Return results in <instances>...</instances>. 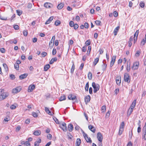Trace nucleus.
Returning a JSON list of instances; mask_svg holds the SVG:
<instances>
[{
  "label": "nucleus",
  "instance_id": "64",
  "mask_svg": "<svg viewBox=\"0 0 146 146\" xmlns=\"http://www.w3.org/2000/svg\"><path fill=\"white\" fill-rule=\"evenodd\" d=\"M25 145L26 146H30L31 145L29 143V142L28 141H26L25 142Z\"/></svg>",
  "mask_w": 146,
  "mask_h": 146
},
{
  "label": "nucleus",
  "instance_id": "45",
  "mask_svg": "<svg viewBox=\"0 0 146 146\" xmlns=\"http://www.w3.org/2000/svg\"><path fill=\"white\" fill-rule=\"evenodd\" d=\"M53 120L56 123L59 124V123L58 120L56 117H54L53 118Z\"/></svg>",
  "mask_w": 146,
  "mask_h": 146
},
{
  "label": "nucleus",
  "instance_id": "62",
  "mask_svg": "<svg viewBox=\"0 0 146 146\" xmlns=\"http://www.w3.org/2000/svg\"><path fill=\"white\" fill-rule=\"evenodd\" d=\"M110 115V113L109 112V111H108V112H107L106 114V116H105V117L106 118H108Z\"/></svg>",
  "mask_w": 146,
  "mask_h": 146
},
{
  "label": "nucleus",
  "instance_id": "10",
  "mask_svg": "<svg viewBox=\"0 0 146 146\" xmlns=\"http://www.w3.org/2000/svg\"><path fill=\"white\" fill-rule=\"evenodd\" d=\"M44 6L47 8H50L53 7V5L50 3L46 2L44 4Z\"/></svg>",
  "mask_w": 146,
  "mask_h": 146
},
{
  "label": "nucleus",
  "instance_id": "15",
  "mask_svg": "<svg viewBox=\"0 0 146 146\" xmlns=\"http://www.w3.org/2000/svg\"><path fill=\"white\" fill-rule=\"evenodd\" d=\"M53 18L54 17L53 16L50 17L47 21L45 23V24L47 25L50 23L53 20Z\"/></svg>",
  "mask_w": 146,
  "mask_h": 146
},
{
  "label": "nucleus",
  "instance_id": "60",
  "mask_svg": "<svg viewBox=\"0 0 146 146\" xmlns=\"http://www.w3.org/2000/svg\"><path fill=\"white\" fill-rule=\"evenodd\" d=\"M15 30H18L19 29V27L17 25H15L13 26Z\"/></svg>",
  "mask_w": 146,
  "mask_h": 146
},
{
  "label": "nucleus",
  "instance_id": "8",
  "mask_svg": "<svg viewBox=\"0 0 146 146\" xmlns=\"http://www.w3.org/2000/svg\"><path fill=\"white\" fill-rule=\"evenodd\" d=\"M60 126L64 131H67L66 124L65 123L63 122L60 125Z\"/></svg>",
  "mask_w": 146,
  "mask_h": 146
},
{
  "label": "nucleus",
  "instance_id": "24",
  "mask_svg": "<svg viewBox=\"0 0 146 146\" xmlns=\"http://www.w3.org/2000/svg\"><path fill=\"white\" fill-rule=\"evenodd\" d=\"M45 111L49 115H52V113L51 111H50L47 107H45Z\"/></svg>",
  "mask_w": 146,
  "mask_h": 146
},
{
  "label": "nucleus",
  "instance_id": "26",
  "mask_svg": "<svg viewBox=\"0 0 146 146\" xmlns=\"http://www.w3.org/2000/svg\"><path fill=\"white\" fill-rule=\"evenodd\" d=\"M57 58L56 57L52 58L51 60L49 62V63L50 64H52L54 62L57 61Z\"/></svg>",
  "mask_w": 146,
  "mask_h": 146
},
{
  "label": "nucleus",
  "instance_id": "29",
  "mask_svg": "<svg viewBox=\"0 0 146 146\" xmlns=\"http://www.w3.org/2000/svg\"><path fill=\"white\" fill-rule=\"evenodd\" d=\"M133 111V109H131V108H129L127 111V115L128 116H129L132 113Z\"/></svg>",
  "mask_w": 146,
  "mask_h": 146
},
{
  "label": "nucleus",
  "instance_id": "61",
  "mask_svg": "<svg viewBox=\"0 0 146 146\" xmlns=\"http://www.w3.org/2000/svg\"><path fill=\"white\" fill-rule=\"evenodd\" d=\"M84 26L86 29H88L89 27V25L88 23H84Z\"/></svg>",
  "mask_w": 146,
  "mask_h": 146
},
{
  "label": "nucleus",
  "instance_id": "48",
  "mask_svg": "<svg viewBox=\"0 0 146 146\" xmlns=\"http://www.w3.org/2000/svg\"><path fill=\"white\" fill-rule=\"evenodd\" d=\"M56 53V48H54L52 51V54L53 55H55Z\"/></svg>",
  "mask_w": 146,
  "mask_h": 146
},
{
  "label": "nucleus",
  "instance_id": "31",
  "mask_svg": "<svg viewBox=\"0 0 146 146\" xmlns=\"http://www.w3.org/2000/svg\"><path fill=\"white\" fill-rule=\"evenodd\" d=\"M63 6L64 4L62 3H60L58 5L57 8L58 9H60L63 8Z\"/></svg>",
  "mask_w": 146,
  "mask_h": 146
},
{
  "label": "nucleus",
  "instance_id": "35",
  "mask_svg": "<svg viewBox=\"0 0 146 146\" xmlns=\"http://www.w3.org/2000/svg\"><path fill=\"white\" fill-rule=\"evenodd\" d=\"M66 99L65 96L64 95L61 96L59 98V100L60 101H62Z\"/></svg>",
  "mask_w": 146,
  "mask_h": 146
},
{
  "label": "nucleus",
  "instance_id": "57",
  "mask_svg": "<svg viewBox=\"0 0 146 146\" xmlns=\"http://www.w3.org/2000/svg\"><path fill=\"white\" fill-rule=\"evenodd\" d=\"M80 129V127L78 125H76V126L75 127V129L77 131H79Z\"/></svg>",
  "mask_w": 146,
  "mask_h": 146
},
{
  "label": "nucleus",
  "instance_id": "25",
  "mask_svg": "<svg viewBox=\"0 0 146 146\" xmlns=\"http://www.w3.org/2000/svg\"><path fill=\"white\" fill-rule=\"evenodd\" d=\"M103 64L102 65V69L103 71H104L107 67V64H105V63L104 62V61L103 62Z\"/></svg>",
  "mask_w": 146,
  "mask_h": 146
},
{
  "label": "nucleus",
  "instance_id": "6",
  "mask_svg": "<svg viewBox=\"0 0 146 146\" xmlns=\"http://www.w3.org/2000/svg\"><path fill=\"white\" fill-rule=\"evenodd\" d=\"M21 90V86L17 87L12 90V93L13 94H16L19 92Z\"/></svg>",
  "mask_w": 146,
  "mask_h": 146
},
{
  "label": "nucleus",
  "instance_id": "36",
  "mask_svg": "<svg viewBox=\"0 0 146 146\" xmlns=\"http://www.w3.org/2000/svg\"><path fill=\"white\" fill-rule=\"evenodd\" d=\"M3 65L5 71H7L8 70V67L7 64H3Z\"/></svg>",
  "mask_w": 146,
  "mask_h": 146
},
{
  "label": "nucleus",
  "instance_id": "42",
  "mask_svg": "<svg viewBox=\"0 0 146 146\" xmlns=\"http://www.w3.org/2000/svg\"><path fill=\"white\" fill-rule=\"evenodd\" d=\"M90 40H88L86 41L85 42V44L86 46H88L90 44Z\"/></svg>",
  "mask_w": 146,
  "mask_h": 146
},
{
  "label": "nucleus",
  "instance_id": "44",
  "mask_svg": "<svg viewBox=\"0 0 146 146\" xmlns=\"http://www.w3.org/2000/svg\"><path fill=\"white\" fill-rule=\"evenodd\" d=\"M60 21L59 20H57L55 22L54 24L56 26H58V25H60Z\"/></svg>",
  "mask_w": 146,
  "mask_h": 146
},
{
  "label": "nucleus",
  "instance_id": "9",
  "mask_svg": "<svg viewBox=\"0 0 146 146\" xmlns=\"http://www.w3.org/2000/svg\"><path fill=\"white\" fill-rule=\"evenodd\" d=\"M35 88V86L34 84H31L29 86L28 88V91L29 92H31Z\"/></svg>",
  "mask_w": 146,
  "mask_h": 146
},
{
  "label": "nucleus",
  "instance_id": "49",
  "mask_svg": "<svg viewBox=\"0 0 146 146\" xmlns=\"http://www.w3.org/2000/svg\"><path fill=\"white\" fill-rule=\"evenodd\" d=\"M14 67L17 70H19V65L18 64H14Z\"/></svg>",
  "mask_w": 146,
  "mask_h": 146
},
{
  "label": "nucleus",
  "instance_id": "34",
  "mask_svg": "<svg viewBox=\"0 0 146 146\" xmlns=\"http://www.w3.org/2000/svg\"><path fill=\"white\" fill-rule=\"evenodd\" d=\"M54 45V42L52 41H50L49 43V46L50 48H52Z\"/></svg>",
  "mask_w": 146,
  "mask_h": 146
},
{
  "label": "nucleus",
  "instance_id": "46",
  "mask_svg": "<svg viewBox=\"0 0 146 146\" xmlns=\"http://www.w3.org/2000/svg\"><path fill=\"white\" fill-rule=\"evenodd\" d=\"M127 70L128 72H129L130 71V64L128 65V64H127Z\"/></svg>",
  "mask_w": 146,
  "mask_h": 146
},
{
  "label": "nucleus",
  "instance_id": "28",
  "mask_svg": "<svg viewBox=\"0 0 146 146\" xmlns=\"http://www.w3.org/2000/svg\"><path fill=\"white\" fill-rule=\"evenodd\" d=\"M81 142V139L79 138L77 139L76 146H79Z\"/></svg>",
  "mask_w": 146,
  "mask_h": 146
},
{
  "label": "nucleus",
  "instance_id": "13",
  "mask_svg": "<svg viewBox=\"0 0 146 146\" xmlns=\"http://www.w3.org/2000/svg\"><path fill=\"white\" fill-rule=\"evenodd\" d=\"M68 98L69 100H74L76 99V96H73L72 94L69 95Z\"/></svg>",
  "mask_w": 146,
  "mask_h": 146
},
{
  "label": "nucleus",
  "instance_id": "52",
  "mask_svg": "<svg viewBox=\"0 0 146 146\" xmlns=\"http://www.w3.org/2000/svg\"><path fill=\"white\" fill-rule=\"evenodd\" d=\"M47 53L46 52H42L41 54L42 56V57H44L45 56H46L47 55Z\"/></svg>",
  "mask_w": 146,
  "mask_h": 146
},
{
  "label": "nucleus",
  "instance_id": "58",
  "mask_svg": "<svg viewBox=\"0 0 146 146\" xmlns=\"http://www.w3.org/2000/svg\"><path fill=\"white\" fill-rule=\"evenodd\" d=\"M74 27V29H76L78 27V25L77 24H74V26H73Z\"/></svg>",
  "mask_w": 146,
  "mask_h": 146
},
{
  "label": "nucleus",
  "instance_id": "54",
  "mask_svg": "<svg viewBox=\"0 0 146 146\" xmlns=\"http://www.w3.org/2000/svg\"><path fill=\"white\" fill-rule=\"evenodd\" d=\"M95 23L97 25H100L101 21H100L96 20L95 21Z\"/></svg>",
  "mask_w": 146,
  "mask_h": 146
},
{
  "label": "nucleus",
  "instance_id": "17",
  "mask_svg": "<svg viewBox=\"0 0 146 146\" xmlns=\"http://www.w3.org/2000/svg\"><path fill=\"white\" fill-rule=\"evenodd\" d=\"M41 140L40 138H38L37 141H36L35 142L34 146H38L39 145V143L41 142Z\"/></svg>",
  "mask_w": 146,
  "mask_h": 146
},
{
  "label": "nucleus",
  "instance_id": "5",
  "mask_svg": "<svg viewBox=\"0 0 146 146\" xmlns=\"http://www.w3.org/2000/svg\"><path fill=\"white\" fill-rule=\"evenodd\" d=\"M9 95V94L7 92L2 93L0 95V101L2 100L7 98Z\"/></svg>",
  "mask_w": 146,
  "mask_h": 146
},
{
  "label": "nucleus",
  "instance_id": "63",
  "mask_svg": "<svg viewBox=\"0 0 146 146\" xmlns=\"http://www.w3.org/2000/svg\"><path fill=\"white\" fill-rule=\"evenodd\" d=\"M16 12L17 15L19 16H20L22 14V13L19 10H17Z\"/></svg>",
  "mask_w": 146,
  "mask_h": 146
},
{
  "label": "nucleus",
  "instance_id": "32",
  "mask_svg": "<svg viewBox=\"0 0 146 146\" xmlns=\"http://www.w3.org/2000/svg\"><path fill=\"white\" fill-rule=\"evenodd\" d=\"M88 76L89 80H91L92 79V74L90 72H89L88 73Z\"/></svg>",
  "mask_w": 146,
  "mask_h": 146
},
{
  "label": "nucleus",
  "instance_id": "2",
  "mask_svg": "<svg viewBox=\"0 0 146 146\" xmlns=\"http://www.w3.org/2000/svg\"><path fill=\"white\" fill-rule=\"evenodd\" d=\"M97 137L98 140L100 141V146H102V142L103 140V136L100 132H98L97 134Z\"/></svg>",
  "mask_w": 146,
  "mask_h": 146
},
{
  "label": "nucleus",
  "instance_id": "47",
  "mask_svg": "<svg viewBox=\"0 0 146 146\" xmlns=\"http://www.w3.org/2000/svg\"><path fill=\"white\" fill-rule=\"evenodd\" d=\"M23 35L25 36H27L28 35V31L27 30H25L23 32Z\"/></svg>",
  "mask_w": 146,
  "mask_h": 146
},
{
  "label": "nucleus",
  "instance_id": "43",
  "mask_svg": "<svg viewBox=\"0 0 146 146\" xmlns=\"http://www.w3.org/2000/svg\"><path fill=\"white\" fill-rule=\"evenodd\" d=\"M141 53V51L139 50H137V51L135 53V56L137 57L139 56Z\"/></svg>",
  "mask_w": 146,
  "mask_h": 146
},
{
  "label": "nucleus",
  "instance_id": "38",
  "mask_svg": "<svg viewBox=\"0 0 146 146\" xmlns=\"http://www.w3.org/2000/svg\"><path fill=\"white\" fill-rule=\"evenodd\" d=\"M146 42V39H143L142 40L141 43V45L143 46L145 45Z\"/></svg>",
  "mask_w": 146,
  "mask_h": 146
},
{
  "label": "nucleus",
  "instance_id": "23",
  "mask_svg": "<svg viewBox=\"0 0 146 146\" xmlns=\"http://www.w3.org/2000/svg\"><path fill=\"white\" fill-rule=\"evenodd\" d=\"M88 127L89 129L93 133H94L95 132L96 129L94 128V127L93 126L91 125H89Z\"/></svg>",
  "mask_w": 146,
  "mask_h": 146
},
{
  "label": "nucleus",
  "instance_id": "1",
  "mask_svg": "<svg viewBox=\"0 0 146 146\" xmlns=\"http://www.w3.org/2000/svg\"><path fill=\"white\" fill-rule=\"evenodd\" d=\"M92 86L94 88V93H96L99 90L100 88V86L99 84H96L95 83L93 82L92 84Z\"/></svg>",
  "mask_w": 146,
  "mask_h": 146
},
{
  "label": "nucleus",
  "instance_id": "18",
  "mask_svg": "<svg viewBox=\"0 0 146 146\" xmlns=\"http://www.w3.org/2000/svg\"><path fill=\"white\" fill-rule=\"evenodd\" d=\"M116 82L117 84L120 85L121 84V80L120 77H117L116 79Z\"/></svg>",
  "mask_w": 146,
  "mask_h": 146
},
{
  "label": "nucleus",
  "instance_id": "39",
  "mask_svg": "<svg viewBox=\"0 0 146 146\" xmlns=\"http://www.w3.org/2000/svg\"><path fill=\"white\" fill-rule=\"evenodd\" d=\"M75 68V66L74 63H73V64L71 67V73H73L74 72V70Z\"/></svg>",
  "mask_w": 146,
  "mask_h": 146
},
{
  "label": "nucleus",
  "instance_id": "41",
  "mask_svg": "<svg viewBox=\"0 0 146 146\" xmlns=\"http://www.w3.org/2000/svg\"><path fill=\"white\" fill-rule=\"evenodd\" d=\"M139 5L141 8H143L145 6V3L141 1L139 3Z\"/></svg>",
  "mask_w": 146,
  "mask_h": 146
},
{
  "label": "nucleus",
  "instance_id": "21",
  "mask_svg": "<svg viewBox=\"0 0 146 146\" xmlns=\"http://www.w3.org/2000/svg\"><path fill=\"white\" fill-rule=\"evenodd\" d=\"M41 131L40 130H36L33 133V134L36 136H38L41 134Z\"/></svg>",
  "mask_w": 146,
  "mask_h": 146
},
{
  "label": "nucleus",
  "instance_id": "19",
  "mask_svg": "<svg viewBox=\"0 0 146 146\" xmlns=\"http://www.w3.org/2000/svg\"><path fill=\"white\" fill-rule=\"evenodd\" d=\"M90 97L89 95L86 96L85 98V101L86 104L89 102H90Z\"/></svg>",
  "mask_w": 146,
  "mask_h": 146
},
{
  "label": "nucleus",
  "instance_id": "33",
  "mask_svg": "<svg viewBox=\"0 0 146 146\" xmlns=\"http://www.w3.org/2000/svg\"><path fill=\"white\" fill-rule=\"evenodd\" d=\"M85 139L87 142L91 143L92 142L91 139L90 137H88V136L87 137H86V138H85Z\"/></svg>",
  "mask_w": 146,
  "mask_h": 146
},
{
  "label": "nucleus",
  "instance_id": "30",
  "mask_svg": "<svg viewBox=\"0 0 146 146\" xmlns=\"http://www.w3.org/2000/svg\"><path fill=\"white\" fill-rule=\"evenodd\" d=\"M50 66L49 64L45 65L44 67V71H47L49 68Z\"/></svg>",
  "mask_w": 146,
  "mask_h": 146
},
{
  "label": "nucleus",
  "instance_id": "56",
  "mask_svg": "<svg viewBox=\"0 0 146 146\" xmlns=\"http://www.w3.org/2000/svg\"><path fill=\"white\" fill-rule=\"evenodd\" d=\"M32 115L35 117H36L38 116L37 114L35 112H32Z\"/></svg>",
  "mask_w": 146,
  "mask_h": 146
},
{
  "label": "nucleus",
  "instance_id": "4",
  "mask_svg": "<svg viewBox=\"0 0 146 146\" xmlns=\"http://www.w3.org/2000/svg\"><path fill=\"white\" fill-rule=\"evenodd\" d=\"M124 80L125 82L129 83L130 81V79L129 74L128 73H125L124 76Z\"/></svg>",
  "mask_w": 146,
  "mask_h": 146
},
{
  "label": "nucleus",
  "instance_id": "20",
  "mask_svg": "<svg viewBox=\"0 0 146 146\" xmlns=\"http://www.w3.org/2000/svg\"><path fill=\"white\" fill-rule=\"evenodd\" d=\"M28 74L27 73H25L19 76V78L21 80L23 79L26 78L28 76Z\"/></svg>",
  "mask_w": 146,
  "mask_h": 146
},
{
  "label": "nucleus",
  "instance_id": "27",
  "mask_svg": "<svg viewBox=\"0 0 146 146\" xmlns=\"http://www.w3.org/2000/svg\"><path fill=\"white\" fill-rule=\"evenodd\" d=\"M99 60V58H95L93 62V64L94 66H95L98 62Z\"/></svg>",
  "mask_w": 146,
  "mask_h": 146
},
{
  "label": "nucleus",
  "instance_id": "7",
  "mask_svg": "<svg viewBox=\"0 0 146 146\" xmlns=\"http://www.w3.org/2000/svg\"><path fill=\"white\" fill-rule=\"evenodd\" d=\"M139 63L138 62H134L132 69L133 70H135L137 69L139 66Z\"/></svg>",
  "mask_w": 146,
  "mask_h": 146
},
{
  "label": "nucleus",
  "instance_id": "11",
  "mask_svg": "<svg viewBox=\"0 0 146 146\" xmlns=\"http://www.w3.org/2000/svg\"><path fill=\"white\" fill-rule=\"evenodd\" d=\"M116 58V56H113L112 58H111V61L110 66L111 67H112L113 66L114 64V62H115V59Z\"/></svg>",
  "mask_w": 146,
  "mask_h": 146
},
{
  "label": "nucleus",
  "instance_id": "16",
  "mask_svg": "<svg viewBox=\"0 0 146 146\" xmlns=\"http://www.w3.org/2000/svg\"><path fill=\"white\" fill-rule=\"evenodd\" d=\"M73 126L72 124L70 123L68 125V131L70 132H71L73 129Z\"/></svg>",
  "mask_w": 146,
  "mask_h": 146
},
{
  "label": "nucleus",
  "instance_id": "12",
  "mask_svg": "<svg viewBox=\"0 0 146 146\" xmlns=\"http://www.w3.org/2000/svg\"><path fill=\"white\" fill-rule=\"evenodd\" d=\"M139 33V30H137L136 31L135 33L134 36L133 40L134 42V43H135V42L136 41L137 38V36L138 35Z\"/></svg>",
  "mask_w": 146,
  "mask_h": 146
},
{
  "label": "nucleus",
  "instance_id": "37",
  "mask_svg": "<svg viewBox=\"0 0 146 146\" xmlns=\"http://www.w3.org/2000/svg\"><path fill=\"white\" fill-rule=\"evenodd\" d=\"M106 109V106H102V109H101V110H102V112L103 113H104L105 112Z\"/></svg>",
  "mask_w": 146,
  "mask_h": 146
},
{
  "label": "nucleus",
  "instance_id": "50",
  "mask_svg": "<svg viewBox=\"0 0 146 146\" xmlns=\"http://www.w3.org/2000/svg\"><path fill=\"white\" fill-rule=\"evenodd\" d=\"M136 100H133L131 105L135 107L136 104Z\"/></svg>",
  "mask_w": 146,
  "mask_h": 146
},
{
  "label": "nucleus",
  "instance_id": "40",
  "mask_svg": "<svg viewBox=\"0 0 146 146\" xmlns=\"http://www.w3.org/2000/svg\"><path fill=\"white\" fill-rule=\"evenodd\" d=\"M89 84L88 82L86 84L85 88V90L86 91H88L89 88Z\"/></svg>",
  "mask_w": 146,
  "mask_h": 146
},
{
  "label": "nucleus",
  "instance_id": "22",
  "mask_svg": "<svg viewBox=\"0 0 146 146\" xmlns=\"http://www.w3.org/2000/svg\"><path fill=\"white\" fill-rule=\"evenodd\" d=\"M119 28V27L118 26L116 28H115L114 29L113 31V33L114 35L115 36L116 35H117V32L118 31Z\"/></svg>",
  "mask_w": 146,
  "mask_h": 146
},
{
  "label": "nucleus",
  "instance_id": "59",
  "mask_svg": "<svg viewBox=\"0 0 146 146\" xmlns=\"http://www.w3.org/2000/svg\"><path fill=\"white\" fill-rule=\"evenodd\" d=\"M16 106L14 105H12L10 107V108L12 110H14L16 108Z\"/></svg>",
  "mask_w": 146,
  "mask_h": 146
},
{
  "label": "nucleus",
  "instance_id": "53",
  "mask_svg": "<svg viewBox=\"0 0 146 146\" xmlns=\"http://www.w3.org/2000/svg\"><path fill=\"white\" fill-rule=\"evenodd\" d=\"M113 15L114 17H116L118 16V14L117 11H115L113 13Z\"/></svg>",
  "mask_w": 146,
  "mask_h": 146
},
{
  "label": "nucleus",
  "instance_id": "3",
  "mask_svg": "<svg viewBox=\"0 0 146 146\" xmlns=\"http://www.w3.org/2000/svg\"><path fill=\"white\" fill-rule=\"evenodd\" d=\"M124 121H123L120 124V125L118 133V134L119 135H120L122 134L123 131L124 130Z\"/></svg>",
  "mask_w": 146,
  "mask_h": 146
},
{
  "label": "nucleus",
  "instance_id": "14",
  "mask_svg": "<svg viewBox=\"0 0 146 146\" xmlns=\"http://www.w3.org/2000/svg\"><path fill=\"white\" fill-rule=\"evenodd\" d=\"M142 139L143 141L146 140V130H143Z\"/></svg>",
  "mask_w": 146,
  "mask_h": 146
},
{
  "label": "nucleus",
  "instance_id": "55",
  "mask_svg": "<svg viewBox=\"0 0 146 146\" xmlns=\"http://www.w3.org/2000/svg\"><path fill=\"white\" fill-rule=\"evenodd\" d=\"M74 22L73 21H70L69 23V25L71 27H73L74 25Z\"/></svg>",
  "mask_w": 146,
  "mask_h": 146
},
{
  "label": "nucleus",
  "instance_id": "51",
  "mask_svg": "<svg viewBox=\"0 0 146 146\" xmlns=\"http://www.w3.org/2000/svg\"><path fill=\"white\" fill-rule=\"evenodd\" d=\"M81 130L82 131V133H83V135L84 137V138H85H85H86V137H88V135L87 134H86V133L82 129H81Z\"/></svg>",
  "mask_w": 146,
  "mask_h": 146
}]
</instances>
